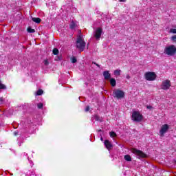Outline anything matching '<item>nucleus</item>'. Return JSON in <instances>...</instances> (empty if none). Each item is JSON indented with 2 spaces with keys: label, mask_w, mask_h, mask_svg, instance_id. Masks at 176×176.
<instances>
[{
  "label": "nucleus",
  "mask_w": 176,
  "mask_h": 176,
  "mask_svg": "<svg viewBox=\"0 0 176 176\" xmlns=\"http://www.w3.org/2000/svg\"><path fill=\"white\" fill-rule=\"evenodd\" d=\"M76 48L80 50V52H83L85 47H86V42L83 41L82 36H78L76 41Z\"/></svg>",
  "instance_id": "obj_1"
},
{
  "label": "nucleus",
  "mask_w": 176,
  "mask_h": 176,
  "mask_svg": "<svg viewBox=\"0 0 176 176\" xmlns=\"http://www.w3.org/2000/svg\"><path fill=\"white\" fill-rule=\"evenodd\" d=\"M164 54L167 56H175L176 54V47L174 45H170L165 47L164 50Z\"/></svg>",
  "instance_id": "obj_2"
},
{
  "label": "nucleus",
  "mask_w": 176,
  "mask_h": 176,
  "mask_svg": "<svg viewBox=\"0 0 176 176\" xmlns=\"http://www.w3.org/2000/svg\"><path fill=\"white\" fill-rule=\"evenodd\" d=\"M131 119L133 122H137L140 123V122H142V119H144V116L140 111H133L132 113Z\"/></svg>",
  "instance_id": "obj_3"
},
{
  "label": "nucleus",
  "mask_w": 176,
  "mask_h": 176,
  "mask_svg": "<svg viewBox=\"0 0 176 176\" xmlns=\"http://www.w3.org/2000/svg\"><path fill=\"white\" fill-rule=\"evenodd\" d=\"M113 97L117 98V100H122V98H124V91L120 89H114L113 91Z\"/></svg>",
  "instance_id": "obj_4"
},
{
  "label": "nucleus",
  "mask_w": 176,
  "mask_h": 176,
  "mask_svg": "<svg viewBox=\"0 0 176 176\" xmlns=\"http://www.w3.org/2000/svg\"><path fill=\"white\" fill-rule=\"evenodd\" d=\"M157 76H156V74L153 72H146L144 74V78L146 80H148V82H152L153 80H156Z\"/></svg>",
  "instance_id": "obj_5"
},
{
  "label": "nucleus",
  "mask_w": 176,
  "mask_h": 176,
  "mask_svg": "<svg viewBox=\"0 0 176 176\" xmlns=\"http://www.w3.org/2000/svg\"><path fill=\"white\" fill-rule=\"evenodd\" d=\"M132 153L138 156V159L147 157V155L142 151L138 150L137 148H132Z\"/></svg>",
  "instance_id": "obj_6"
},
{
  "label": "nucleus",
  "mask_w": 176,
  "mask_h": 176,
  "mask_svg": "<svg viewBox=\"0 0 176 176\" xmlns=\"http://www.w3.org/2000/svg\"><path fill=\"white\" fill-rule=\"evenodd\" d=\"M171 87V82L170 80H164L162 81V83L161 85V89L162 90H168Z\"/></svg>",
  "instance_id": "obj_7"
},
{
  "label": "nucleus",
  "mask_w": 176,
  "mask_h": 176,
  "mask_svg": "<svg viewBox=\"0 0 176 176\" xmlns=\"http://www.w3.org/2000/svg\"><path fill=\"white\" fill-rule=\"evenodd\" d=\"M168 129L170 126L167 124H164L162 126L161 129L160 130V137H164V134L168 131Z\"/></svg>",
  "instance_id": "obj_8"
},
{
  "label": "nucleus",
  "mask_w": 176,
  "mask_h": 176,
  "mask_svg": "<svg viewBox=\"0 0 176 176\" xmlns=\"http://www.w3.org/2000/svg\"><path fill=\"white\" fill-rule=\"evenodd\" d=\"M102 34V28H98L96 29V30L95 31L94 36V38H96V39H97V41H99V39L101 38Z\"/></svg>",
  "instance_id": "obj_9"
},
{
  "label": "nucleus",
  "mask_w": 176,
  "mask_h": 176,
  "mask_svg": "<svg viewBox=\"0 0 176 176\" xmlns=\"http://www.w3.org/2000/svg\"><path fill=\"white\" fill-rule=\"evenodd\" d=\"M103 76L105 80H109L111 79V73H109V71L106 70L103 72Z\"/></svg>",
  "instance_id": "obj_10"
},
{
  "label": "nucleus",
  "mask_w": 176,
  "mask_h": 176,
  "mask_svg": "<svg viewBox=\"0 0 176 176\" xmlns=\"http://www.w3.org/2000/svg\"><path fill=\"white\" fill-rule=\"evenodd\" d=\"M104 146H106L107 149H108V151H111V149H112V143H111L108 140H104Z\"/></svg>",
  "instance_id": "obj_11"
},
{
  "label": "nucleus",
  "mask_w": 176,
  "mask_h": 176,
  "mask_svg": "<svg viewBox=\"0 0 176 176\" xmlns=\"http://www.w3.org/2000/svg\"><path fill=\"white\" fill-rule=\"evenodd\" d=\"M110 85L112 87H115L116 86V80L113 78H110Z\"/></svg>",
  "instance_id": "obj_12"
},
{
  "label": "nucleus",
  "mask_w": 176,
  "mask_h": 176,
  "mask_svg": "<svg viewBox=\"0 0 176 176\" xmlns=\"http://www.w3.org/2000/svg\"><path fill=\"white\" fill-rule=\"evenodd\" d=\"M32 21H34V23H36L37 24H39V23H41V21H42V19H41L40 18H36V17H33L32 18Z\"/></svg>",
  "instance_id": "obj_13"
},
{
  "label": "nucleus",
  "mask_w": 176,
  "mask_h": 176,
  "mask_svg": "<svg viewBox=\"0 0 176 176\" xmlns=\"http://www.w3.org/2000/svg\"><path fill=\"white\" fill-rule=\"evenodd\" d=\"M94 118L96 122H102V118L100 117V116L96 114L94 116Z\"/></svg>",
  "instance_id": "obj_14"
},
{
  "label": "nucleus",
  "mask_w": 176,
  "mask_h": 176,
  "mask_svg": "<svg viewBox=\"0 0 176 176\" xmlns=\"http://www.w3.org/2000/svg\"><path fill=\"white\" fill-rule=\"evenodd\" d=\"M124 159L126 162H131V156H130V155H125Z\"/></svg>",
  "instance_id": "obj_15"
},
{
  "label": "nucleus",
  "mask_w": 176,
  "mask_h": 176,
  "mask_svg": "<svg viewBox=\"0 0 176 176\" xmlns=\"http://www.w3.org/2000/svg\"><path fill=\"white\" fill-rule=\"evenodd\" d=\"M27 31L29 32V34H34V32H35V29H32L31 27H28L27 28Z\"/></svg>",
  "instance_id": "obj_16"
},
{
  "label": "nucleus",
  "mask_w": 176,
  "mask_h": 176,
  "mask_svg": "<svg viewBox=\"0 0 176 176\" xmlns=\"http://www.w3.org/2000/svg\"><path fill=\"white\" fill-rule=\"evenodd\" d=\"M113 74L116 76H120V69H116L114 71Z\"/></svg>",
  "instance_id": "obj_17"
},
{
  "label": "nucleus",
  "mask_w": 176,
  "mask_h": 176,
  "mask_svg": "<svg viewBox=\"0 0 176 176\" xmlns=\"http://www.w3.org/2000/svg\"><path fill=\"white\" fill-rule=\"evenodd\" d=\"M75 27H76V24L75 22L72 21L71 24L69 25V28H71V30H74Z\"/></svg>",
  "instance_id": "obj_18"
},
{
  "label": "nucleus",
  "mask_w": 176,
  "mask_h": 176,
  "mask_svg": "<svg viewBox=\"0 0 176 176\" xmlns=\"http://www.w3.org/2000/svg\"><path fill=\"white\" fill-rule=\"evenodd\" d=\"M52 53L54 56H57L59 53L58 49L57 48H54Z\"/></svg>",
  "instance_id": "obj_19"
},
{
  "label": "nucleus",
  "mask_w": 176,
  "mask_h": 176,
  "mask_svg": "<svg viewBox=\"0 0 176 176\" xmlns=\"http://www.w3.org/2000/svg\"><path fill=\"white\" fill-rule=\"evenodd\" d=\"M43 94V90L42 89H38L36 93V96H42Z\"/></svg>",
  "instance_id": "obj_20"
},
{
  "label": "nucleus",
  "mask_w": 176,
  "mask_h": 176,
  "mask_svg": "<svg viewBox=\"0 0 176 176\" xmlns=\"http://www.w3.org/2000/svg\"><path fill=\"white\" fill-rule=\"evenodd\" d=\"M70 60L73 64H75V63L78 61V60L76 59V57L75 56L72 57Z\"/></svg>",
  "instance_id": "obj_21"
},
{
  "label": "nucleus",
  "mask_w": 176,
  "mask_h": 176,
  "mask_svg": "<svg viewBox=\"0 0 176 176\" xmlns=\"http://www.w3.org/2000/svg\"><path fill=\"white\" fill-rule=\"evenodd\" d=\"M37 107L38 109H42V108H43V103H38Z\"/></svg>",
  "instance_id": "obj_22"
},
{
  "label": "nucleus",
  "mask_w": 176,
  "mask_h": 176,
  "mask_svg": "<svg viewBox=\"0 0 176 176\" xmlns=\"http://www.w3.org/2000/svg\"><path fill=\"white\" fill-rule=\"evenodd\" d=\"M116 133L113 132V131H111L110 132V137H112V138H115L116 137Z\"/></svg>",
  "instance_id": "obj_23"
},
{
  "label": "nucleus",
  "mask_w": 176,
  "mask_h": 176,
  "mask_svg": "<svg viewBox=\"0 0 176 176\" xmlns=\"http://www.w3.org/2000/svg\"><path fill=\"white\" fill-rule=\"evenodd\" d=\"M0 89L5 90V89H6V86H5V85L0 82Z\"/></svg>",
  "instance_id": "obj_24"
},
{
  "label": "nucleus",
  "mask_w": 176,
  "mask_h": 176,
  "mask_svg": "<svg viewBox=\"0 0 176 176\" xmlns=\"http://www.w3.org/2000/svg\"><path fill=\"white\" fill-rule=\"evenodd\" d=\"M171 40L173 42H176V35H174L171 37Z\"/></svg>",
  "instance_id": "obj_25"
},
{
  "label": "nucleus",
  "mask_w": 176,
  "mask_h": 176,
  "mask_svg": "<svg viewBox=\"0 0 176 176\" xmlns=\"http://www.w3.org/2000/svg\"><path fill=\"white\" fill-rule=\"evenodd\" d=\"M170 32H171L172 34H176V29H170Z\"/></svg>",
  "instance_id": "obj_26"
},
{
  "label": "nucleus",
  "mask_w": 176,
  "mask_h": 176,
  "mask_svg": "<svg viewBox=\"0 0 176 176\" xmlns=\"http://www.w3.org/2000/svg\"><path fill=\"white\" fill-rule=\"evenodd\" d=\"M92 64H94L95 65H96V67H98V68H101V66L100 65H98L97 63L96 62H92Z\"/></svg>",
  "instance_id": "obj_27"
},
{
  "label": "nucleus",
  "mask_w": 176,
  "mask_h": 176,
  "mask_svg": "<svg viewBox=\"0 0 176 176\" xmlns=\"http://www.w3.org/2000/svg\"><path fill=\"white\" fill-rule=\"evenodd\" d=\"M44 65H49V61L47 60H44Z\"/></svg>",
  "instance_id": "obj_28"
},
{
  "label": "nucleus",
  "mask_w": 176,
  "mask_h": 176,
  "mask_svg": "<svg viewBox=\"0 0 176 176\" xmlns=\"http://www.w3.org/2000/svg\"><path fill=\"white\" fill-rule=\"evenodd\" d=\"M89 111H90V107L87 106L85 109V111L89 112Z\"/></svg>",
  "instance_id": "obj_29"
},
{
  "label": "nucleus",
  "mask_w": 176,
  "mask_h": 176,
  "mask_svg": "<svg viewBox=\"0 0 176 176\" xmlns=\"http://www.w3.org/2000/svg\"><path fill=\"white\" fill-rule=\"evenodd\" d=\"M14 135H15V136L19 135V132L18 131H14Z\"/></svg>",
  "instance_id": "obj_30"
},
{
  "label": "nucleus",
  "mask_w": 176,
  "mask_h": 176,
  "mask_svg": "<svg viewBox=\"0 0 176 176\" xmlns=\"http://www.w3.org/2000/svg\"><path fill=\"white\" fill-rule=\"evenodd\" d=\"M153 107L152 106H147V109H152Z\"/></svg>",
  "instance_id": "obj_31"
},
{
  "label": "nucleus",
  "mask_w": 176,
  "mask_h": 176,
  "mask_svg": "<svg viewBox=\"0 0 176 176\" xmlns=\"http://www.w3.org/2000/svg\"><path fill=\"white\" fill-rule=\"evenodd\" d=\"M126 79H130V75L127 74L126 76Z\"/></svg>",
  "instance_id": "obj_32"
},
{
  "label": "nucleus",
  "mask_w": 176,
  "mask_h": 176,
  "mask_svg": "<svg viewBox=\"0 0 176 176\" xmlns=\"http://www.w3.org/2000/svg\"><path fill=\"white\" fill-rule=\"evenodd\" d=\"M0 102H3V98H0Z\"/></svg>",
  "instance_id": "obj_33"
},
{
  "label": "nucleus",
  "mask_w": 176,
  "mask_h": 176,
  "mask_svg": "<svg viewBox=\"0 0 176 176\" xmlns=\"http://www.w3.org/2000/svg\"><path fill=\"white\" fill-rule=\"evenodd\" d=\"M120 2H126V0H119Z\"/></svg>",
  "instance_id": "obj_34"
},
{
  "label": "nucleus",
  "mask_w": 176,
  "mask_h": 176,
  "mask_svg": "<svg viewBox=\"0 0 176 176\" xmlns=\"http://www.w3.org/2000/svg\"><path fill=\"white\" fill-rule=\"evenodd\" d=\"M100 140H101V141H103V140H104V139H103L102 138H101Z\"/></svg>",
  "instance_id": "obj_35"
}]
</instances>
